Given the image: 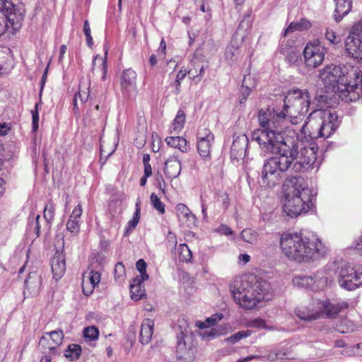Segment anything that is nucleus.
<instances>
[{
    "label": "nucleus",
    "instance_id": "obj_2",
    "mask_svg": "<svg viewBox=\"0 0 362 362\" xmlns=\"http://www.w3.org/2000/svg\"><path fill=\"white\" fill-rule=\"evenodd\" d=\"M310 96L307 90H289L284 98V109L261 110L258 120L261 129L254 132L279 134L288 132L287 124H297L308 113Z\"/></svg>",
    "mask_w": 362,
    "mask_h": 362
},
{
    "label": "nucleus",
    "instance_id": "obj_12",
    "mask_svg": "<svg viewBox=\"0 0 362 362\" xmlns=\"http://www.w3.org/2000/svg\"><path fill=\"white\" fill-rule=\"evenodd\" d=\"M1 11H4L6 18V23L9 25L10 33L14 34L19 30L24 20L25 9L23 7L7 2L5 3Z\"/></svg>",
    "mask_w": 362,
    "mask_h": 362
},
{
    "label": "nucleus",
    "instance_id": "obj_36",
    "mask_svg": "<svg viewBox=\"0 0 362 362\" xmlns=\"http://www.w3.org/2000/svg\"><path fill=\"white\" fill-rule=\"evenodd\" d=\"M55 211V205L53 202L49 200L47 202L44 208V218L48 224H49L54 219Z\"/></svg>",
    "mask_w": 362,
    "mask_h": 362
},
{
    "label": "nucleus",
    "instance_id": "obj_54",
    "mask_svg": "<svg viewBox=\"0 0 362 362\" xmlns=\"http://www.w3.org/2000/svg\"><path fill=\"white\" fill-rule=\"evenodd\" d=\"M247 325L250 327L266 328L264 320L260 318H256L250 320L247 322Z\"/></svg>",
    "mask_w": 362,
    "mask_h": 362
},
{
    "label": "nucleus",
    "instance_id": "obj_57",
    "mask_svg": "<svg viewBox=\"0 0 362 362\" xmlns=\"http://www.w3.org/2000/svg\"><path fill=\"white\" fill-rule=\"evenodd\" d=\"M11 130V124L7 122H0V136L7 135Z\"/></svg>",
    "mask_w": 362,
    "mask_h": 362
},
{
    "label": "nucleus",
    "instance_id": "obj_32",
    "mask_svg": "<svg viewBox=\"0 0 362 362\" xmlns=\"http://www.w3.org/2000/svg\"><path fill=\"white\" fill-rule=\"evenodd\" d=\"M177 215L180 220L182 218L186 219L187 221H194V217L191 213L189 209L184 204H178L176 206Z\"/></svg>",
    "mask_w": 362,
    "mask_h": 362
},
{
    "label": "nucleus",
    "instance_id": "obj_44",
    "mask_svg": "<svg viewBox=\"0 0 362 362\" xmlns=\"http://www.w3.org/2000/svg\"><path fill=\"white\" fill-rule=\"evenodd\" d=\"M125 276V268L122 262H117L115 267V278L117 281L122 282Z\"/></svg>",
    "mask_w": 362,
    "mask_h": 362
},
{
    "label": "nucleus",
    "instance_id": "obj_59",
    "mask_svg": "<svg viewBox=\"0 0 362 362\" xmlns=\"http://www.w3.org/2000/svg\"><path fill=\"white\" fill-rule=\"evenodd\" d=\"M216 230L218 233L226 235H231L233 233L231 228L226 225H221Z\"/></svg>",
    "mask_w": 362,
    "mask_h": 362
},
{
    "label": "nucleus",
    "instance_id": "obj_51",
    "mask_svg": "<svg viewBox=\"0 0 362 362\" xmlns=\"http://www.w3.org/2000/svg\"><path fill=\"white\" fill-rule=\"evenodd\" d=\"M32 114V126L33 131L36 132L38 129L39 124V113H38V104L36 103L35 105V110L31 111Z\"/></svg>",
    "mask_w": 362,
    "mask_h": 362
},
{
    "label": "nucleus",
    "instance_id": "obj_22",
    "mask_svg": "<svg viewBox=\"0 0 362 362\" xmlns=\"http://www.w3.org/2000/svg\"><path fill=\"white\" fill-rule=\"evenodd\" d=\"M52 271L56 279H61L66 271L65 257L62 253L57 252L52 259Z\"/></svg>",
    "mask_w": 362,
    "mask_h": 362
},
{
    "label": "nucleus",
    "instance_id": "obj_43",
    "mask_svg": "<svg viewBox=\"0 0 362 362\" xmlns=\"http://www.w3.org/2000/svg\"><path fill=\"white\" fill-rule=\"evenodd\" d=\"M325 37L332 45H336L341 42L339 36L337 35L335 31L327 28L325 33Z\"/></svg>",
    "mask_w": 362,
    "mask_h": 362
},
{
    "label": "nucleus",
    "instance_id": "obj_61",
    "mask_svg": "<svg viewBox=\"0 0 362 362\" xmlns=\"http://www.w3.org/2000/svg\"><path fill=\"white\" fill-rule=\"evenodd\" d=\"M297 23L299 26V30H308L311 27L310 22L305 19H301L300 21Z\"/></svg>",
    "mask_w": 362,
    "mask_h": 362
},
{
    "label": "nucleus",
    "instance_id": "obj_62",
    "mask_svg": "<svg viewBox=\"0 0 362 362\" xmlns=\"http://www.w3.org/2000/svg\"><path fill=\"white\" fill-rule=\"evenodd\" d=\"M107 52H105V56L107 55ZM106 58V57H105ZM102 61V71H103V76H102V80L105 81L107 78V62L105 59L100 58Z\"/></svg>",
    "mask_w": 362,
    "mask_h": 362
},
{
    "label": "nucleus",
    "instance_id": "obj_39",
    "mask_svg": "<svg viewBox=\"0 0 362 362\" xmlns=\"http://www.w3.org/2000/svg\"><path fill=\"white\" fill-rule=\"evenodd\" d=\"M252 331L250 329L239 331L229 337L226 339V341L230 344H235L242 339L246 338L250 336Z\"/></svg>",
    "mask_w": 362,
    "mask_h": 362
},
{
    "label": "nucleus",
    "instance_id": "obj_38",
    "mask_svg": "<svg viewBox=\"0 0 362 362\" xmlns=\"http://www.w3.org/2000/svg\"><path fill=\"white\" fill-rule=\"evenodd\" d=\"M178 252L180 261L185 262H190L192 253L186 244H180L178 247Z\"/></svg>",
    "mask_w": 362,
    "mask_h": 362
},
{
    "label": "nucleus",
    "instance_id": "obj_5",
    "mask_svg": "<svg viewBox=\"0 0 362 362\" xmlns=\"http://www.w3.org/2000/svg\"><path fill=\"white\" fill-rule=\"evenodd\" d=\"M284 211L291 217L306 214L313 206V195L305 180L300 176L287 178L282 187Z\"/></svg>",
    "mask_w": 362,
    "mask_h": 362
},
{
    "label": "nucleus",
    "instance_id": "obj_6",
    "mask_svg": "<svg viewBox=\"0 0 362 362\" xmlns=\"http://www.w3.org/2000/svg\"><path fill=\"white\" fill-rule=\"evenodd\" d=\"M354 75L356 83L349 85L346 83L344 68L341 66L329 64L320 71V78L327 91L333 93L335 98L346 103L358 98V94L355 90L362 83V74L360 70H355Z\"/></svg>",
    "mask_w": 362,
    "mask_h": 362
},
{
    "label": "nucleus",
    "instance_id": "obj_45",
    "mask_svg": "<svg viewBox=\"0 0 362 362\" xmlns=\"http://www.w3.org/2000/svg\"><path fill=\"white\" fill-rule=\"evenodd\" d=\"M66 230L73 235H76L80 230L79 221L69 218L66 223Z\"/></svg>",
    "mask_w": 362,
    "mask_h": 362
},
{
    "label": "nucleus",
    "instance_id": "obj_53",
    "mask_svg": "<svg viewBox=\"0 0 362 362\" xmlns=\"http://www.w3.org/2000/svg\"><path fill=\"white\" fill-rule=\"evenodd\" d=\"M246 78L243 80V84L240 89V94L242 98L240 99V103H243L245 102L247 98L250 95L251 89L248 86H245V83H246Z\"/></svg>",
    "mask_w": 362,
    "mask_h": 362
},
{
    "label": "nucleus",
    "instance_id": "obj_17",
    "mask_svg": "<svg viewBox=\"0 0 362 362\" xmlns=\"http://www.w3.org/2000/svg\"><path fill=\"white\" fill-rule=\"evenodd\" d=\"M42 288V279L41 276L37 272L29 273L27 279L25 281L24 295H28L31 297L35 296L39 294Z\"/></svg>",
    "mask_w": 362,
    "mask_h": 362
},
{
    "label": "nucleus",
    "instance_id": "obj_10",
    "mask_svg": "<svg viewBox=\"0 0 362 362\" xmlns=\"http://www.w3.org/2000/svg\"><path fill=\"white\" fill-rule=\"evenodd\" d=\"M362 21H358L351 28L345 42L349 56L356 59H362Z\"/></svg>",
    "mask_w": 362,
    "mask_h": 362
},
{
    "label": "nucleus",
    "instance_id": "obj_15",
    "mask_svg": "<svg viewBox=\"0 0 362 362\" xmlns=\"http://www.w3.org/2000/svg\"><path fill=\"white\" fill-rule=\"evenodd\" d=\"M63 339L64 332L62 329L53 330L44 333L39 344L45 350L53 351L62 344Z\"/></svg>",
    "mask_w": 362,
    "mask_h": 362
},
{
    "label": "nucleus",
    "instance_id": "obj_23",
    "mask_svg": "<svg viewBox=\"0 0 362 362\" xmlns=\"http://www.w3.org/2000/svg\"><path fill=\"white\" fill-rule=\"evenodd\" d=\"M181 172V163L175 156H170L165 163V173L170 180L179 176Z\"/></svg>",
    "mask_w": 362,
    "mask_h": 362
},
{
    "label": "nucleus",
    "instance_id": "obj_52",
    "mask_svg": "<svg viewBox=\"0 0 362 362\" xmlns=\"http://www.w3.org/2000/svg\"><path fill=\"white\" fill-rule=\"evenodd\" d=\"M199 336L202 338L204 340H209L211 339L215 338L218 335V332L214 329H211L209 331L202 329L199 333Z\"/></svg>",
    "mask_w": 362,
    "mask_h": 362
},
{
    "label": "nucleus",
    "instance_id": "obj_13",
    "mask_svg": "<svg viewBox=\"0 0 362 362\" xmlns=\"http://www.w3.org/2000/svg\"><path fill=\"white\" fill-rule=\"evenodd\" d=\"M339 284L340 286L348 291L358 288L361 284V274L350 265L342 267L339 272Z\"/></svg>",
    "mask_w": 362,
    "mask_h": 362
},
{
    "label": "nucleus",
    "instance_id": "obj_14",
    "mask_svg": "<svg viewBox=\"0 0 362 362\" xmlns=\"http://www.w3.org/2000/svg\"><path fill=\"white\" fill-rule=\"evenodd\" d=\"M195 346L192 336L181 332L177 337L176 353L179 359H188L193 355Z\"/></svg>",
    "mask_w": 362,
    "mask_h": 362
},
{
    "label": "nucleus",
    "instance_id": "obj_47",
    "mask_svg": "<svg viewBox=\"0 0 362 362\" xmlns=\"http://www.w3.org/2000/svg\"><path fill=\"white\" fill-rule=\"evenodd\" d=\"M187 74H188V71H187L186 69H181L176 75V78L174 84L177 94H179L180 92L181 81L185 78Z\"/></svg>",
    "mask_w": 362,
    "mask_h": 362
},
{
    "label": "nucleus",
    "instance_id": "obj_27",
    "mask_svg": "<svg viewBox=\"0 0 362 362\" xmlns=\"http://www.w3.org/2000/svg\"><path fill=\"white\" fill-rule=\"evenodd\" d=\"M165 141L169 146L177 148L181 152H187L189 149L187 141L182 136H168Z\"/></svg>",
    "mask_w": 362,
    "mask_h": 362
},
{
    "label": "nucleus",
    "instance_id": "obj_34",
    "mask_svg": "<svg viewBox=\"0 0 362 362\" xmlns=\"http://www.w3.org/2000/svg\"><path fill=\"white\" fill-rule=\"evenodd\" d=\"M81 353V346L78 344H70L65 351L64 356L71 361L76 360Z\"/></svg>",
    "mask_w": 362,
    "mask_h": 362
},
{
    "label": "nucleus",
    "instance_id": "obj_60",
    "mask_svg": "<svg viewBox=\"0 0 362 362\" xmlns=\"http://www.w3.org/2000/svg\"><path fill=\"white\" fill-rule=\"evenodd\" d=\"M295 30H299V26L297 22H292L290 23L288 27L284 30V35L286 36L288 34Z\"/></svg>",
    "mask_w": 362,
    "mask_h": 362
},
{
    "label": "nucleus",
    "instance_id": "obj_3",
    "mask_svg": "<svg viewBox=\"0 0 362 362\" xmlns=\"http://www.w3.org/2000/svg\"><path fill=\"white\" fill-rule=\"evenodd\" d=\"M280 247L288 259L298 262L317 259L328 252V248L319 238L315 235L309 238L301 233H283Z\"/></svg>",
    "mask_w": 362,
    "mask_h": 362
},
{
    "label": "nucleus",
    "instance_id": "obj_30",
    "mask_svg": "<svg viewBox=\"0 0 362 362\" xmlns=\"http://www.w3.org/2000/svg\"><path fill=\"white\" fill-rule=\"evenodd\" d=\"M214 141H197V150L202 158H209L211 156V145Z\"/></svg>",
    "mask_w": 362,
    "mask_h": 362
},
{
    "label": "nucleus",
    "instance_id": "obj_49",
    "mask_svg": "<svg viewBox=\"0 0 362 362\" xmlns=\"http://www.w3.org/2000/svg\"><path fill=\"white\" fill-rule=\"evenodd\" d=\"M6 31L10 33V27L6 23V18L4 11H0V36L3 35Z\"/></svg>",
    "mask_w": 362,
    "mask_h": 362
},
{
    "label": "nucleus",
    "instance_id": "obj_56",
    "mask_svg": "<svg viewBox=\"0 0 362 362\" xmlns=\"http://www.w3.org/2000/svg\"><path fill=\"white\" fill-rule=\"evenodd\" d=\"M167 243L171 249H175L177 245V237L175 233L169 231L167 235Z\"/></svg>",
    "mask_w": 362,
    "mask_h": 362
},
{
    "label": "nucleus",
    "instance_id": "obj_37",
    "mask_svg": "<svg viewBox=\"0 0 362 362\" xmlns=\"http://www.w3.org/2000/svg\"><path fill=\"white\" fill-rule=\"evenodd\" d=\"M240 237L245 242L250 244H255L257 242L258 235L257 233L250 228L245 229L242 231Z\"/></svg>",
    "mask_w": 362,
    "mask_h": 362
},
{
    "label": "nucleus",
    "instance_id": "obj_21",
    "mask_svg": "<svg viewBox=\"0 0 362 362\" xmlns=\"http://www.w3.org/2000/svg\"><path fill=\"white\" fill-rule=\"evenodd\" d=\"M248 144L247 137L240 135L233 140L231 146V156L236 158H241L245 156Z\"/></svg>",
    "mask_w": 362,
    "mask_h": 362
},
{
    "label": "nucleus",
    "instance_id": "obj_50",
    "mask_svg": "<svg viewBox=\"0 0 362 362\" xmlns=\"http://www.w3.org/2000/svg\"><path fill=\"white\" fill-rule=\"evenodd\" d=\"M140 219V215L134 214L131 220H129L127 223V226L126 228L125 235L132 232L138 225Z\"/></svg>",
    "mask_w": 362,
    "mask_h": 362
},
{
    "label": "nucleus",
    "instance_id": "obj_48",
    "mask_svg": "<svg viewBox=\"0 0 362 362\" xmlns=\"http://www.w3.org/2000/svg\"><path fill=\"white\" fill-rule=\"evenodd\" d=\"M136 266L137 270L140 272V276H136V278H142L143 279L146 280L148 278V275L146 272V263L145 261L142 259H140L137 261Z\"/></svg>",
    "mask_w": 362,
    "mask_h": 362
},
{
    "label": "nucleus",
    "instance_id": "obj_1",
    "mask_svg": "<svg viewBox=\"0 0 362 362\" xmlns=\"http://www.w3.org/2000/svg\"><path fill=\"white\" fill-rule=\"evenodd\" d=\"M252 139L262 150L276 154L264 161L261 173L262 184L269 187L278 185L282 173L288 168L300 172L314 164L317 159V146L300 141L294 130L275 134L253 132Z\"/></svg>",
    "mask_w": 362,
    "mask_h": 362
},
{
    "label": "nucleus",
    "instance_id": "obj_24",
    "mask_svg": "<svg viewBox=\"0 0 362 362\" xmlns=\"http://www.w3.org/2000/svg\"><path fill=\"white\" fill-rule=\"evenodd\" d=\"M154 322L151 319L143 320L139 334V341L142 344H148L152 338L153 334Z\"/></svg>",
    "mask_w": 362,
    "mask_h": 362
},
{
    "label": "nucleus",
    "instance_id": "obj_9",
    "mask_svg": "<svg viewBox=\"0 0 362 362\" xmlns=\"http://www.w3.org/2000/svg\"><path fill=\"white\" fill-rule=\"evenodd\" d=\"M327 51V47L322 44L319 39L309 41L305 45L303 52L305 67L308 69L319 67L325 59Z\"/></svg>",
    "mask_w": 362,
    "mask_h": 362
},
{
    "label": "nucleus",
    "instance_id": "obj_35",
    "mask_svg": "<svg viewBox=\"0 0 362 362\" xmlns=\"http://www.w3.org/2000/svg\"><path fill=\"white\" fill-rule=\"evenodd\" d=\"M192 64H193L194 67L188 70V74L189 75V77L192 79H195L197 78H199L200 79L203 76L205 71L204 66L199 63L197 64L194 62H192Z\"/></svg>",
    "mask_w": 362,
    "mask_h": 362
},
{
    "label": "nucleus",
    "instance_id": "obj_29",
    "mask_svg": "<svg viewBox=\"0 0 362 362\" xmlns=\"http://www.w3.org/2000/svg\"><path fill=\"white\" fill-rule=\"evenodd\" d=\"M186 115L182 110H179L173 120L172 127L170 129L171 134H177L183 128L185 123Z\"/></svg>",
    "mask_w": 362,
    "mask_h": 362
},
{
    "label": "nucleus",
    "instance_id": "obj_41",
    "mask_svg": "<svg viewBox=\"0 0 362 362\" xmlns=\"http://www.w3.org/2000/svg\"><path fill=\"white\" fill-rule=\"evenodd\" d=\"M105 263V257L104 255L97 254L91 259L90 267L101 271Z\"/></svg>",
    "mask_w": 362,
    "mask_h": 362
},
{
    "label": "nucleus",
    "instance_id": "obj_7",
    "mask_svg": "<svg viewBox=\"0 0 362 362\" xmlns=\"http://www.w3.org/2000/svg\"><path fill=\"white\" fill-rule=\"evenodd\" d=\"M338 116L330 110H313L301 128L302 133L311 139L328 138L339 127Z\"/></svg>",
    "mask_w": 362,
    "mask_h": 362
},
{
    "label": "nucleus",
    "instance_id": "obj_40",
    "mask_svg": "<svg viewBox=\"0 0 362 362\" xmlns=\"http://www.w3.org/2000/svg\"><path fill=\"white\" fill-rule=\"evenodd\" d=\"M99 330L95 326L87 327L83 329V337L86 340L93 341L98 338Z\"/></svg>",
    "mask_w": 362,
    "mask_h": 362
},
{
    "label": "nucleus",
    "instance_id": "obj_18",
    "mask_svg": "<svg viewBox=\"0 0 362 362\" xmlns=\"http://www.w3.org/2000/svg\"><path fill=\"white\" fill-rule=\"evenodd\" d=\"M120 84L124 95H129L134 90L136 86V71L132 69L124 70L121 76Z\"/></svg>",
    "mask_w": 362,
    "mask_h": 362
},
{
    "label": "nucleus",
    "instance_id": "obj_20",
    "mask_svg": "<svg viewBox=\"0 0 362 362\" xmlns=\"http://www.w3.org/2000/svg\"><path fill=\"white\" fill-rule=\"evenodd\" d=\"M296 315L301 320L311 321L319 319L317 308L315 300L309 304L308 307L298 308L295 310Z\"/></svg>",
    "mask_w": 362,
    "mask_h": 362
},
{
    "label": "nucleus",
    "instance_id": "obj_63",
    "mask_svg": "<svg viewBox=\"0 0 362 362\" xmlns=\"http://www.w3.org/2000/svg\"><path fill=\"white\" fill-rule=\"evenodd\" d=\"M83 32L85 35H88L90 33V27L88 20H86L83 23Z\"/></svg>",
    "mask_w": 362,
    "mask_h": 362
},
{
    "label": "nucleus",
    "instance_id": "obj_11",
    "mask_svg": "<svg viewBox=\"0 0 362 362\" xmlns=\"http://www.w3.org/2000/svg\"><path fill=\"white\" fill-rule=\"evenodd\" d=\"M315 305L317 308L319 318L324 317L335 318L339 313L349 306L344 300L329 299L325 300H315Z\"/></svg>",
    "mask_w": 362,
    "mask_h": 362
},
{
    "label": "nucleus",
    "instance_id": "obj_4",
    "mask_svg": "<svg viewBox=\"0 0 362 362\" xmlns=\"http://www.w3.org/2000/svg\"><path fill=\"white\" fill-rule=\"evenodd\" d=\"M230 291L237 304L244 309H252L262 300L272 298L269 282L258 279L254 274L236 277L230 284Z\"/></svg>",
    "mask_w": 362,
    "mask_h": 362
},
{
    "label": "nucleus",
    "instance_id": "obj_46",
    "mask_svg": "<svg viewBox=\"0 0 362 362\" xmlns=\"http://www.w3.org/2000/svg\"><path fill=\"white\" fill-rule=\"evenodd\" d=\"M202 140L214 141V136L208 129H200L197 133V141Z\"/></svg>",
    "mask_w": 362,
    "mask_h": 362
},
{
    "label": "nucleus",
    "instance_id": "obj_58",
    "mask_svg": "<svg viewBox=\"0 0 362 362\" xmlns=\"http://www.w3.org/2000/svg\"><path fill=\"white\" fill-rule=\"evenodd\" d=\"M286 356V352H283L281 351H276L274 350V351H272L269 355L268 358L274 361L276 359H281Z\"/></svg>",
    "mask_w": 362,
    "mask_h": 362
},
{
    "label": "nucleus",
    "instance_id": "obj_55",
    "mask_svg": "<svg viewBox=\"0 0 362 362\" xmlns=\"http://www.w3.org/2000/svg\"><path fill=\"white\" fill-rule=\"evenodd\" d=\"M82 206L81 204H78L72 211L71 214L69 216V218L74 221H79V218L82 214Z\"/></svg>",
    "mask_w": 362,
    "mask_h": 362
},
{
    "label": "nucleus",
    "instance_id": "obj_26",
    "mask_svg": "<svg viewBox=\"0 0 362 362\" xmlns=\"http://www.w3.org/2000/svg\"><path fill=\"white\" fill-rule=\"evenodd\" d=\"M146 279L134 278L130 284L131 298L134 300H139L145 296V289L143 282Z\"/></svg>",
    "mask_w": 362,
    "mask_h": 362
},
{
    "label": "nucleus",
    "instance_id": "obj_31",
    "mask_svg": "<svg viewBox=\"0 0 362 362\" xmlns=\"http://www.w3.org/2000/svg\"><path fill=\"white\" fill-rule=\"evenodd\" d=\"M223 318V315L221 313H216L208 318H206L205 322L202 321H197L195 322L196 327H199L201 329H204L207 327H211L216 324L218 321H220Z\"/></svg>",
    "mask_w": 362,
    "mask_h": 362
},
{
    "label": "nucleus",
    "instance_id": "obj_28",
    "mask_svg": "<svg viewBox=\"0 0 362 362\" xmlns=\"http://www.w3.org/2000/svg\"><path fill=\"white\" fill-rule=\"evenodd\" d=\"M11 51L8 48L0 49V73L6 72L12 66Z\"/></svg>",
    "mask_w": 362,
    "mask_h": 362
},
{
    "label": "nucleus",
    "instance_id": "obj_64",
    "mask_svg": "<svg viewBox=\"0 0 362 362\" xmlns=\"http://www.w3.org/2000/svg\"><path fill=\"white\" fill-rule=\"evenodd\" d=\"M362 242V238L361 237L358 238V240H356L354 243H353V245L352 247L356 250H362V247H361V243Z\"/></svg>",
    "mask_w": 362,
    "mask_h": 362
},
{
    "label": "nucleus",
    "instance_id": "obj_42",
    "mask_svg": "<svg viewBox=\"0 0 362 362\" xmlns=\"http://www.w3.org/2000/svg\"><path fill=\"white\" fill-rule=\"evenodd\" d=\"M150 199L153 208L160 214H163L165 211V204L160 201L158 196L155 193H152Z\"/></svg>",
    "mask_w": 362,
    "mask_h": 362
},
{
    "label": "nucleus",
    "instance_id": "obj_8",
    "mask_svg": "<svg viewBox=\"0 0 362 362\" xmlns=\"http://www.w3.org/2000/svg\"><path fill=\"white\" fill-rule=\"evenodd\" d=\"M332 281V278L326 270H318L311 276H296L292 280L295 286L313 291L323 290Z\"/></svg>",
    "mask_w": 362,
    "mask_h": 362
},
{
    "label": "nucleus",
    "instance_id": "obj_33",
    "mask_svg": "<svg viewBox=\"0 0 362 362\" xmlns=\"http://www.w3.org/2000/svg\"><path fill=\"white\" fill-rule=\"evenodd\" d=\"M89 90H90V83H81L79 86V89L78 93L75 95V98L76 99H80L82 103H84L88 101L89 98Z\"/></svg>",
    "mask_w": 362,
    "mask_h": 362
},
{
    "label": "nucleus",
    "instance_id": "obj_19",
    "mask_svg": "<svg viewBox=\"0 0 362 362\" xmlns=\"http://www.w3.org/2000/svg\"><path fill=\"white\" fill-rule=\"evenodd\" d=\"M334 1L335 9L333 13V18L337 23H339L351 11L352 1L351 0H334Z\"/></svg>",
    "mask_w": 362,
    "mask_h": 362
},
{
    "label": "nucleus",
    "instance_id": "obj_25",
    "mask_svg": "<svg viewBox=\"0 0 362 362\" xmlns=\"http://www.w3.org/2000/svg\"><path fill=\"white\" fill-rule=\"evenodd\" d=\"M242 54L240 49V42L233 37L230 43L226 47L225 58L229 62L236 61Z\"/></svg>",
    "mask_w": 362,
    "mask_h": 362
},
{
    "label": "nucleus",
    "instance_id": "obj_16",
    "mask_svg": "<svg viewBox=\"0 0 362 362\" xmlns=\"http://www.w3.org/2000/svg\"><path fill=\"white\" fill-rule=\"evenodd\" d=\"M100 270L89 266V272L83 275L82 288L84 295L89 296L101 279Z\"/></svg>",
    "mask_w": 362,
    "mask_h": 362
}]
</instances>
